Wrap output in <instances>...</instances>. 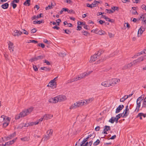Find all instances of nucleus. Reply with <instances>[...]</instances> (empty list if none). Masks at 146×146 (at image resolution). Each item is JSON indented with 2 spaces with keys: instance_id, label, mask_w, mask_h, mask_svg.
<instances>
[{
  "instance_id": "15",
  "label": "nucleus",
  "mask_w": 146,
  "mask_h": 146,
  "mask_svg": "<svg viewBox=\"0 0 146 146\" xmlns=\"http://www.w3.org/2000/svg\"><path fill=\"white\" fill-rule=\"evenodd\" d=\"M16 132H15L13 133L12 134L10 135L8 137L6 138L5 137V138L6 140H7L8 139H11L13 138L15 136Z\"/></svg>"
},
{
  "instance_id": "46",
  "label": "nucleus",
  "mask_w": 146,
  "mask_h": 146,
  "mask_svg": "<svg viewBox=\"0 0 146 146\" xmlns=\"http://www.w3.org/2000/svg\"><path fill=\"white\" fill-rule=\"evenodd\" d=\"M38 46H41L42 48H44L45 47V45L43 43H39L38 44Z\"/></svg>"
},
{
  "instance_id": "28",
  "label": "nucleus",
  "mask_w": 146,
  "mask_h": 146,
  "mask_svg": "<svg viewBox=\"0 0 146 146\" xmlns=\"http://www.w3.org/2000/svg\"><path fill=\"white\" fill-rule=\"evenodd\" d=\"M9 122H4L3 124V127L5 128L9 125Z\"/></svg>"
},
{
  "instance_id": "45",
  "label": "nucleus",
  "mask_w": 146,
  "mask_h": 146,
  "mask_svg": "<svg viewBox=\"0 0 146 146\" xmlns=\"http://www.w3.org/2000/svg\"><path fill=\"white\" fill-rule=\"evenodd\" d=\"M133 65V64L132 62H131L129 64H128L126 66L127 68H129L131 67L132 65Z\"/></svg>"
},
{
  "instance_id": "53",
  "label": "nucleus",
  "mask_w": 146,
  "mask_h": 146,
  "mask_svg": "<svg viewBox=\"0 0 146 146\" xmlns=\"http://www.w3.org/2000/svg\"><path fill=\"white\" fill-rule=\"evenodd\" d=\"M138 101H137V107L138 108H140L141 106V101H140L139 102H138Z\"/></svg>"
},
{
  "instance_id": "13",
  "label": "nucleus",
  "mask_w": 146,
  "mask_h": 146,
  "mask_svg": "<svg viewBox=\"0 0 146 146\" xmlns=\"http://www.w3.org/2000/svg\"><path fill=\"white\" fill-rule=\"evenodd\" d=\"M129 109H125L123 113H124L122 117L125 118L129 114Z\"/></svg>"
},
{
  "instance_id": "16",
  "label": "nucleus",
  "mask_w": 146,
  "mask_h": 146,
  "mask_svg": "<svg viewBox=\"0 0 146 146\" xmlns=\"http://www.w3.org/2000/svg\"><path fill=\"white\" fill-rule=\"evenodd\" d=\"M44 21L43 20H41V21H36L35 20L33 22V24H41V23H44Z\"/></svg>"
},
{
  "instance_id": "38",
  "label": "nucleus",
  "mask_w": 146,
  "mask_h": 146,
  "mask_svg": "<svg viewBox=\"0 0 146 146\" xmlns=\"http://www.w3.org/2000/svg\"><path fill=\"white\" fill-rule=\"evenodd\" d=\"M125 27H126L128 29H129L130 28V26L128 23H125L124 24V25Z\"/></svg>"
},
{
  "instance_id": "29",
  "label": "nucleus",
  "mask_w": 146,
  "mask_h": 146,
  "mask_svg": "<svg viewBox=\"0 0 146 146\" xmlns=\"http://www.w3.org/2000/svg\"><path fill=\"white\" fill-rule=\"evenodd\" d=\"M54 6V5H52V3H51V5H48V7H46L45 9L46 10H47L49 9H50L53 8V7Z\"/></svg>"
},
{
  "instance_id": "11",
  "label": "nucleus",
  "mask_w": 146,
  "mask_h": 146,
  "mask_svg": "<svg viewBox=\"0 0 146 146\" xmlns=\"http://www.w3.org/2000/svg\"><path fill=\"white\" fill-rule=\"evenodd\" d=\"M124 106L123 105H119L118 107L117 108L116 111L115 113H117L119 112L120 111L124 108Z\"/></svg>"
},
{
  "instance_id": "2",
  "label": "nucleus",
  "mask_w": 146,
  "mask_h": 146,
  "mask_svg": "<svg viewBox=\"0 0 146 146\" xmlns=\"http://www.w3.org/2000/svg\"><path fill=\"white\" fill-rule=\"evenodd\" d=\"M33 108H30L27 110H25L20 113V115L21 117H24L28 115L33 110Z\"/></svg>"
},
{
  "instance_id": "24",
  "label": "nucleus",
  "mask_w": 146,
  "mask_h": 146,
  "mask_svg": "<svg viewBox=\"0 0 146 146\" xmlns=\"http://www.w3.org/2000/svg\"><path fill=\"white\" fill-rule=\"evenodd\" d=\"M143 116L144 117H146V115L145 114L143 113H139L137 116V117L139 116Z\"/></svg>"
},
{
  "instance_id": "5",
  "label": "nucleus",
  "mask_w": 146,
  "mask_h": 146,
  "mask_svg": "<svg viewBox=\"0 0 146 146\" xmlns=\"http://www.w3.org/2000/svg\"><path fill=\"white\" fill-rule=\"evenodd\" d=\"M1 120H2L4 122H10L11 120L10 118L4 115H2L1 116Z\"/></svg>"
},
{
  "instance_id": "42",
  "label": "nucleus",
  "mask_w": 146,
  "mask_h": 146,
  "mask_svg": "<svg viewBox=\"0 0 146 146\" xmlns=\"http://www.w3.org/2000/svg\"><path fill=\"white\" fill-rule=\"evenodd\" d=\"M97 22L101 25H102L103 23H105V21L102 20H100L99 19H98L97 20Z\"/></svg>"
},
{
  "instance_id": "54",
  "label": "nucleus",
  "mask_w": 146,
  "mask_h": 146,
  "mask_svg": "<svg viewBox=\"0 0 146 146\" xmlns=\"http://www.w3.org/2000/svg\"><path fill=\"white\" fill-rule=\"evenodd\" d=\"M144 52H145L144 50H143V51H142L141 52H139V53H137V56H139L140 55L142 54L143 53L144 54Z\"/></svg>"
},
{
  "instance_id": "25",
  "label": "nucleus",
  "mask_w": 146,
  "mask_h": 146,
  "mask_svg": "<svg viewBox=\"0 0 146 146\" xmlns=\"http://www.w3.org/2000/svg\"><path fill=\"white\" fill-rule=\"evenodd\" d=\"M78 102V103L79 106L85 105V102L83 101V102L82 100L80 101L79 102Z\"/></svg>"
},
{
  "instance_id": "62",
  "label": "nucleus",
  "mask_w": 146,
  "mask_h": 146,
  "mask_svg": "<svg viewBox=\"0 0 146 146\" xmlns=\"http://www.w3.org/2000/svg\"><path fill=\"white\" fill-rule=\"evenodd\" d=\"M141 7L142 9L146 10V6L145 5H143L141 6Z\"/></svg>"
},
{
  "instance_id": "17",
  "label": "nucleus",
  "mask_w": 146,
  "mask_h": 146,
  "mask_svg": "<svg viewBox=\"0 0 146 146\" xmlns=\"http://www.w3.org/2000/svg\"><path fill=\"white\" fill-rule=\"evenodd\" d=\"M9 6V4L7 3H5V4L1 5V7L3 9H7Z\"/></svg>"
},
{
  "instance_id": "37",
  "label": "nucleus",
  "mask_w": 146,
  "mask_h": 146,
  "mask_svg": "<svg viewBox=\"0 0 146 146\" xmlns=\"http://www.w3.org/2000/svg\"><path fill=\"white\" fill-rule=\"evenodd\" d=\"M63 30L64 31V33L67 34H69L71 33V31L68 29H63Z\"/></svg>"
},
{
  "instance_id": "4",
  "label": "nucleus",
  "mask_w": 146,
  "mask_h": 146,
  "mask_svg": "<svg viewBox=\"0 0 146 146\" xmlns=\"http://www.w3.org/2000/svg\"><path fill=\"white\" fill-rule=\"evenodd\" d=\"M45 56L44 55H40L36 57H35L29 60L31 62H33L35 61H36L39 60H42L44 58Z\"/></svg>"
},
{
  "instance_id": "6",
  "label": "nucleus",
  "mask_w": 146,
  "mask_h": 146,
  "mask_svg": "<svg viewBox=\"0 0 146 146\" xmlns=\"http://www.w3.org/2000/svg\"><path fill=\"white\" fill-rule=\"evenodd\" d=\"M120 80L119 79H117V78H112L110 80V84L111 86L114 85L115 84H117V83L119 82Z\"/></svg>"
},
{
  "instance_id": "30",
  "label": "nucleus",
  "mask_w": 146,
  "mask_h": 146,
  "mask_svg": "<svg viewBox=\"0 0 146 146\" xmlns=\"http://www.w3.org/2000/svg\"><path fill=\"white\" fill-rule=\"evenodd\" d=\"M100 143V140L98 139L95 142L93 143V145L94 146H96L98 145Z\"/></svg>"
},
{
  "instance_id": "32",
  "label": "nucleus",
  "mask_w": 146,
  "mask_h": 146,
  "mask_svg": "<svg viewBox=\"0 0 146 146\" xmlns=\"http://www.w3.org/2000/svg\"><path fill=\"white\" fill-rule=\"evenodd\" d=\"M123 112L122 113H119L117 115H116L115 117L118 119H119L121 117H122L123 115Z\"/></svg>"
},
{
  "instance_id": "57",
  "label": "nucleus",
  "mask_w": 146,
  "mask_h": 146,
  "mask_svg": "<svg viewBox=\"0 0 146 146\" xmlns=\"http://www.w3.org/2000/svg\"><path fill=\"white\" fill-rule=\"evenodd\" d=\"M143 98L142 97V96L138 98L137 99V101H139L140 100H141V101L143 100Z\"/></svg>"
},
{
  "instance_id": "58",
  "label": "nucleus",
  "mask_w": 146,
  "mask_h": 146,
  "mask_svg": "<svg viewBox=\"0 0 146 146\" xmlns=\"http://www.w3.org/2000/svg\"><path fill=\"white\" fill-rule=\"evenodd\" d=\"M21 140L23 141H27L28 138L27 137H24L21 138Z\"/></svg>"
},
{
  "instance_id": "52",
  "label": "nucleus",
  "mask_w": 146,
  "mask_h": 146,
  "mask_svg": "<svg viewBox=\"0 0 146 146\" xmlns=\"http://www.w3.org/2000/svg\"><path fill=\"white\" fill-rule=\"evenodd\" d=\"M20 117H21L20 115V113L19 115H17L15 116V119H19Z\"/></svg>"
},
{
  "instance_id": "18",
  "label": "nucleus",
  "mask_w": 146,
  "mask_h": 146,
  "mask_svg": "<svg viewBox=\"0 0 146 146\" xmlns=\"http://www.w3.org/2000/svg\"><path fill=\"white\" fill-rule=\"evenodd\" d=\"M30 0H27L23 3V5L25 6H29L30 5Z\"/></svg>"
},
{
  "instance_id": "41",
  "label": "nucleus",
  "mask_w": 146,
  "mask_h": 146,
  "mask_svg": "<svg viewBox=\"0 0 146 146\" xmlns=\"http://www.w3.org/2000/svg\"><path fill=\"white\" fill-rule=\"evenodd\" d=\"M88 139L87 137L84 139V140L82 141L81 143L84 144H85L86 142Z\"/></svg>"
},
{
  "instance_id": "26",
  "label": "nucleus",
  "mask_w": 146,
  "mask_h": 146,
  "mask_svg": "<svg viewBox=\"0 0 146 146\" xmlns=\"http://www.w3.org/2000/svg\"><path fill=\"white\" fill-rule=\"evenodd\" d=\"M142 108H146V100L143 99V102Z\"/></svg>"
},
{
  "instance_id": "1",
  "label": "nucleus",
  "mask_w": 146,
  "mask_h": 146,
  "mask_svg": "<svg viewBox=\"0 0 146 146\" xmlns=\"http://www.w3.org/2000/svg\"><path fill=\"white\" fill-rule=\"evenodd\" d=\"M66 99V97L63 95H59L53 98H51L49 100L50 102L56 103L58 102L64 101Z\"/></svg>"
},
{
  "instance_id": "63",
  "label": "nucleus",
  "mask_w": 146,
  "mask_h": 146,
  "mask_svg": "<svg viewBox=\"0 0 146 146\" xmlns=\"http://www.w3.org/2000/svg\"><path fill=\"white\" fill-rule=\"evenodd\" d=\"M88 145L87 146H91L92 144L93 143V141L91 140L90 141L89 143L88 142Z\"/></svg>"
},
{
  "instance_id": "36",
  "label": "nucleus",
  "mask_w": 146,
  "mask_h": 146,
  "mask_svg": "<svg viewBox=\"0 0 146 146\" xmlns=\"http://www.w3.org/2000/svg\"><path fill=\"white\" fill-rule=\"evenodd\" d=\"M50 137V136L47 134V135H45V136L44 137V140H47L49 139Z\"/></svg>"
},
{
  "instance_id": "39",
  "label": "nucleus",
  "mask_w": 146,
  "mask_h": 146,
  "mask_svg": "<svg viewBox=\"0 0 146 146\" xmlns=\"http://www.w3.org/2000/svg\"><path fill=\"white\" fill-rule=\"evenodd\" d=\"M111 9L114 10V11L115 10L117 11H118L119 10V8L116 6H113L112 7Z\"/></svg>"
},
{
  "instance_id": "7",
  "label": "nucleus",
  "mask_w": 146,
  "mask_h": 146,
  "mask_svg": "<svg viewBox=\"0 0 146 146\" xmlns=\"http://www.w3.org/2000/svg\"><path fill=\"white\" fill-rule=\"evenodd\" d=\"M101 85L105 87H108L111 86L110 80H108L106 81L103 82L101 83Z\"/></svg>"
},
{
  "instance_id": "40",
  "label": "nucleus",
  "mask_w": 146,
  "mask_h": 146,
  "mask_svg": "<svg viewBox=\"0 0 146 146\" xmlns=\"http://www.w3.org/2000/svg\"><path fill=\"white\" fill-rule=\"evenodd\" d=\"M92 6L93 8L97 7L98 6V4H97L96 3V2H95V0L92 4Z\"/></svg>"
},
{
  "instance_id": "12",
  "label": "nucleus",
  "mask_w": 146,
  "mask_h": 146,
  "mask_svg": "<svg viewBox=\"0 0 146 146\" xmlns=\"http://www.w3.org/2000/svg\"><path fill=\"white\" fill-rule=\"evenodd\" d=\"M53 116L52 115L50 114H45L43 117V119L47 120L49 119H50Z\"/></svg>"
},
{
  "instance_id": "23",
  "label": "nucleus",
  "mask_w": 146,
  "mask_h": 146,
  "mask_svg": "<svg viewBox=\"0 0 146 146\" xmlns=\"http://www.w3.org/2000/svg\"><path fill=\"white\" fill-rule=\"evenodd\" d=\"M127 98L126 95H125L124 96L123 98H121L120 100V102H124L126 99Z\"/></svg>"
},
{
  "instance_id": "51",
  "label": "nucleus",
  "mask_w": 146,
  "mask_h": 146,
  "mask_svg": "<svg viewBox=\"0 0 146 146\" xmlns=\"http://www.w3.org/2000/svg\"><path fill=\"white\" fill-rule=\"evenodd\" d=\"M98 31V29H93L91 31L92 32H94L96 34H97V33Z\"/></svg>"
},
{
  "instance_id": "44",
  "label": "nucleus",
  "mask_w": 146,
  "mask_h": 146,
  "mask_svg": "<svg viewBox=\"0 0 146 146\" xmlns=\"http://www.w3.org/2000/svg\"><path fill=\"white\" fill-rule=\"evenodd\" d=\"M56 23H57V25L59 26L60 25V23L61 22V21L60 19H58L56 21Z\"/></svg>"
},
{
  "instance_id": "20",
  "label": "nucleus",
  "mask_w": 146,
  "mask_h": 146,
  "mask_svg": "<svg viewBox=\"0 0 146 146\" xmlns=\"http://www.w3.org/2000/svg\"><path fill=\"white\" fill-rule=\"evenodd\" d=\"M82 34L85 36H87L90 35V34L88 32L84 31H82Z\"/></svg>"
},
{
  "instance_id": "49",
  "label": "nucleus",
  "mask_w": 146,
  "mask_h": 146,
  "mask_svg": "<svg viewBox=\"0 0 146 146\" xmlns=\"http://www.w3.org/2000/svg\"><path fill=\"white\" fill-rule=\"evenodd\" d=\"M106 10L107 11V13H112L114 12V11H112L111 9H106Z\"/></svg>"
},
{
  "instance_id": "22",
  "label": "nucleus",
  "mask_w": 146,
  "mask_h": 146,
  "mask_svg": "<svg viewBox=\"0 0 146 146\" xmlns=\"http://www.w3.org/2000/svg\"><path fill=\"white\" fill-rule=\"evenodd\" d=\"M105 33V31H103L102 30H100L97 33V34L100 35H104Z\"/></svg>"
},
{
  "instance_id": "10",
  "label": "nucleus",
  "mask_w": 146,
  "mask_h": 146,
  "mask_svg": "<svg viewBox=\"0 0 146 146\" xmlns=\"http://www.w3.org/2000/svg\"><path fill=\"white\" fill-rule=\"evenodd\" d=\"M22 33V32L21 31H19L17 30H15L14 31V32L13 33V35L14 36H18L19 35H20Z\"/></svg>"
},
{
  "instance_id": "35",
  "label": "nucleus",
  "mask_w": 146,
  "mask_h": 146,
  "mask_svg": "<svg viewBox=\"0 0 146 146\" xmlns=\"http://www.w3.org/2000/svg\"><path fill=\"white\" fill-rule=\"evenodd\" d=\"M95 135L94 134V133H92V134H90L89 135L88 137L87 138H88L89 139L92 136L93 137L92 138H91V139H93V138H94L95 137Z\"/></svg>"
},
{
  "instance_id": "8",
  "label": "nucleus",
  "mask_w": 146,
  "mask_h": 146,
  "mask_svg": "<svg viewBox=\"0 0 146 146\" xmlns=\"http://www.w3.org/2000/svg\"><path fill=\"white\" fill-rule=\"evenodd\" d=\"M17 138L16 139H13L11 141L7 142L5 143V144H3L2 146H8L13 144L15 141L16 140Z\"/></svg>"
},
{
  "instance_id": "60",
  "label": "nucleus",
  "mask_w": 146,
  "mask_h": 146,
  "mask_svg": "<svg viewBox=\"0 0 146 146\" xmlns=\"http://www.w3.org/2000/svg\"><path fill=\"white\" fill-rule=\"evenodd\" d=\"M86 6L87 7H90L91 8H93L92 6V4H90L89 3H87L86 4Z\"/></svg>"
},
{
  "instance_id": "43",
  "label": "nucleus",
  "mask_w": 146,
  "mask_h": 146,
  "mask_svg": "<svg viewBox=\"0 0 146 146\" xmlns=\"http://www.w3.org/2000/svg\"><path fill=\"white\" fill-rule=\"evenodd\" d=\"M29 42L28 43L32 42L35 44H36L38 43V42L37 41L35 40H29Z\"/></svg>"
},
{
  "instance_id": "56",
  "label": "nucleus",
  "mask_w": 146,
  "mask_h": 146,
  "mask_svg": "<svg viewBox=\"0 0 146 146\" xmlns=\"http://www.w3.org/2000/svg\"><path fill=\"white\" fill-rule=\"evenodd\" d=\"M97 52V53H95V54H96V55L98 56V57L101 56V54L100 53L99 51L98 52Z\"/></svg>"
},
{
  "instance_id": "48",
  "label": "nucleus",
  "mask_w": 146,
  "mask_h": 146,
  "mask_svg": "<svg viewBox=\"0 0 146 146\" xmlns=\"http://www.w3.org/2000/svg\"><path fill=\"white\" fill-rule=\"evenodd\" d=\"M141 27H142L140 28L139 29L138 31V34H139V32L140 34L141 35L142 34L143 32L141 30Z\"/></svg>"
},
{
  "instance_id": "3",
  "label": "nucleus",
  "mask_w": 146,
  "mask_h": 146,
  "mask_svg": "<svg viewBox=\"0 0 146 146\" xmlns=\"http://www.w3.org/2000/svg\"><path fill=\"white\" fill-rule=\"evenodd\" d=\"M58 76L54 78L53 80H51L48 84L47 86H50V87H54V88L56 87V84L55 82L56 79L58 78Z\"/></svg>"
},
{
  "instance_id": "55",
  "label": "nucleus",
  "mask_w": 146,
  "mask_h": 146,
  "mask_svg": "<svg viewBox=\"0 0 146 146\" xmlns=\"http://www.w3.org/2000/svg\"><path fill=\"white\" fill-rule=\"evenodd\" d=\"M22 30H23V31L22 32L24 34H25L26 35H27L28 34V33L27 32V31H26L24 29H22Z\"/></svg>"
},
{
  "instance_id": "47",
  "label": "nucleus",
  "mask_w": 146,
  "mask_h": 146,
  "mask_svg": "<svg viewBox=\"0 0 146 146\" xmlns=\"http://www.w3.org/2000/svg\"><path fill=\"white\" fill-rule=\"evenodd\" d=\"M11 5L12 6L13 9H15L17 6V5L14 3H13L12 2L11 3Z\"/></svg>"
},
{
  "instance_id": "59",
  "label": "nucleus",
  "mask_w": 146,
  "mask_h": 146,
  "mask_svg": "<svg viewBox=\"0 0 146 146\" xmlns=\"http://www.w3.org/2000/svg\"><path fill=\"white\" fill-rule=\"evenodd\" d=\"M33 67L34 70L35 71H36L38 70V68H37V67L36 66L33 65Z\"/></svg>"
},
{
  "instance_id": "21",
  "label": "nucleus",
  "mask_w": 146,
  "mask_h": 146,
  "mask_svg": "<svg viewBox=\"0 0 146 146\" xmlns=\"http://www.w3.org/2000/svg\"><path fill=\"white\" fill-rule=\"evenodd\" d=\"M53 132V130L52 129H50L47 131L46 132V133L51 136L52 135Z\"/></svg>"
},
{
  "instance_id": "64",
  "label": "nucleus",
  "mask_w": 146,
  "mask_h": 146,
  "mask_svg": "<svg viewBox=\"0 0 146 146\" xmlns=\"http://www.w3.org/2000/svg\"><path fill=\"white\" fill-rule=\"evenodd\" d=\"M142 16H143V20L146 19V14H144Z\"/></svg>"
},
{
  "instance_id": "19",
  "label": "nucleus",
  "mask_w": 146,
  "mask_h": 146,
  "mask_svg": "<svg viewBox=\"0 0 146 146\" xmlns=\"http://www.w3.org/2000/svg\"><path fill=\"white\" fill-rule=\"evenodd\" d=\"M57 54H58L59 56L64 57L66 55V53L65 52H59V53H58Z\"/></svg>"
},
{
  "instance_id": "31",
  "label": "nucleus",
  "mask_w": 146,
  "mask_h": 146,
  "mask_svg": "<svg viewBox=\"0 0 146 146\" xmlns=\"http://www.w3.org/2000/svg\"><path fill=\"white\" fill-rule=\"evenodd\" d=\"M80 76V77L82 79L85 78L86 76V73H84L82 74H81L80 75H79Z\"/></svg>"
},
{
  "instance_id": "33",
  "label": "nucleus",
  "mask_w": 146,
  "mask_h": 146,
  "mask_svg": "<svg viewBox=\"0 0 146 146\" xmlns=\"http://www.w3.org/2000/svg\"><path fill=\"white\" fill-rule=\"evenodd\" d=\"M109 122L111 123H113L114 122V117H112L109 120Z\"/></svg>"
},
{
  "instance_id": "9",
  "label": "nucleus",
  "mask_w": 146,
  "mask_h": 146,
  "mask_svg": "<svg viewBox=\"0 0 146 146\" xmlns=\"http://www.w3.org/2000/svg\"><path fill=\"white\" fill-rule=\"evenodd\" d=\"M98 56L96 55V54H95L91 57L90 62L91 63L93 62L97 59H98Z\"/></svg>"
},
{
  "instance_id": "14",
  "label": "nucleus",
  "mask_w": 146,
  "mask_h": 146,
  "mask_svg": "<svg viewBox=\"0 0 146 146\" xmlns=\"http://www.w3.org/2000/svg\"><path fill=\"white\" fill-rule=\"evenodd\" d=\"M78 103V102L75 103L74 104L72 105L70 108V109H74L76 108H77L79 107Z\"/></svg>"
},
{
  "instance_id": "61",
  "label": "nucleus",
  "mask_w": 146,
  "mask_h": 146,
  "mask_svg": "<svg viewBox=\"0 0 146 146\" xmlns=\"http://www.w3.org/2000/svg\"><path fill=\"white\" fill-rule=\"evenodd\" d=\"M68 13H73L74 14L75 13V12L74 11V10H72V9H71V10H68Z\"/></svg>"
},
{
  "instance_id": "50",
  "label": "nucleus",
  "mask_w": 146,
  "mask_h": 146,
  "mask_svg": "<svg viewBox=\"0 0 146 146\" xmlns=\"http://www.w3.org/2000/svg\"><path fill=\"white\" fill-rule=\"evenodd\" d=\"M37 31V30L36 29L33 28L31 30V32L32 33H36Z\"/></svg>"
},
{
  "instance_id": "27",
  "label": "nucleus",
  "mask_w": 146,
  "mask_h": 146,
  "mask_svg": "<svg viewBox=\"0 0 146 146\" xmlns=\"http://www.w3.org/2000/svg\"><path fill=\"white\" fill-rule=\"evenodd\" d=\"M105 128H104V130H105L106 131H108L109 130H110L111 129V127L110 126L105 125L104 126Z\"/></svg>"
},
{
  "instance_id": "34",
  "label": "nucleus",
  "mask_w": 146,
  "mask_h": 146,
  "mask_svg": "<svg viewBox=\"0 0 146 146\" xmlns=\"http://www.w3.org/2000/svg\"><path fill=\"white\" fill-rule=\"evenodd\" d=\"M87 100V104H88L91 103L92 101L94 100V98H90Z\"/></svg>"
}]
</instances>
